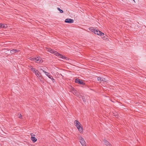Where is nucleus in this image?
<instances>
[{
    "label": "nucleus",
    "instance_id": "22",
    "mask_svg": "<svg viewBox=\"0 0 146 146\" xmlns=\"http://www.w3.org/2000/svg\"><path fill=\"white\" fill-rule=\"evenodd\" d=\"M82 99L84 102H86V99L84 96H82Z\"/></svg>",
    "mask_w": 146,
    "mask_h": 146
},
{
    "label": "nucleus",
    "instance_id": "27",
    "mask_svg": "<svg viewBox=\"0 0 146 146\" xmlns=\"http://www.w3.org/2000/svg\"><path fill=\"white\" fill-rule=\"evenodd\" d=\"M40 74H38V75L37 76H37L38 77V78L39 79H40V77H42L41 76V75H40Z\"/></svg>",
    "mask_w": 146,
    "mask_h": 146
},
{
    "label": "nucleus",
    "instance_id": "11",
    "mask_svg": "<svg viewBox=\"0 0 146 146\" xmlns=\"http://www.w3.org/2000/svg\"><path fill=\"white\" fill-rule=\"evenodd\" d=\"M78 131H79L81 133H82L83 132V129L82 127L81 126L80 127H78Z\"/></svg>",
    "mask_w": 146,
    "mask_h": 146
},
{
    "label": "nucleus",
    "instance_id": "6",
    "mask_svg": "<svg viewBox=\"0 0 146 146\" xmlns=\"http://www.w3.org/2000/svg\"><path fill=\"white\" fill-rule=\"evenodd\" d=\"M32 134H33L32 133L31 134V135L32 136L31 137V139L33 142L35 143L37 141V139L35 137L33 136H35V135H32Z\"/></svg>",
    "mask_w": 146,
    "mask_h": 146
},
{
    "label": "nucleus",
    "instance_id": "26",
    "mask_svg": "<svg viewBox=\"0 0 146 146\" xmlns=\"http://www.w3.org/2000/svg\"><path fill=\"white\" fill-rule=\"evenodd\" d=\"M58 56L60 58H62V54L59 53V54H58Z\"/></svg>",
    "mask_w": 146,
    "mask_h": 146
},
{
    "label": "nucleus",
    "instance_id": "32",
    "mask_svg": "<svg viewBox=\"0 0 146 146\" xmlns=\"http://www.w3.org/2000/svg\"><path fill=\"white\" fill-rule=\"evenodd\" d=\"M77 93V92L76 90H75V91H74V92H73V93L74 94V93L75 94H76Z\"/></svg>",
    "mask_w": 146,
    "mask_h": 146
},
{
    "label": "nucleus",
    "instance_id": "19",
    "mask_svg": "<svg viewBox=\"0 0 146 146\" xmlns=\"http://www.w3.org/2000/svg\"><path fill=\"white\" fill-rule=\"evenodd\" d=\"M29 68L32 71H33V70H35V68H33V67L31 66H29Z\"/></svg>",
    "mask_w": 146,
    "mask_h": 146
},
{
    "label": "nucleus",
    "instance_id": "17",
    "mask_svg": "<svg viewBox=\"0 0 146 146\" xmlns=\"http://www.w3.org/2000/svg\"><path fill=\"white\" fill-rule=\"evenodd\" d=\"M53 54H54L55 55L58 56L59 55L58 54L59 53L56 51H54Z\"/></svg>",
    "mask_w": 146,
    "mask_h": 146
},
{
    "label": "nucleus",
    "instance_id": "36",
    "mask_svg": "<svg viewBox=\"0 0 146 146\" xmlns=\"http://www.w3.org/2000/svg\"><path fill=\"white\" fill-rule=\"evenodd\" d=\"M134 1H135V0H133Z\"/></svg>",
    "mask_w": 146,
    "mask_h": 146
},
{
    "label": "nucleus",
    "instance_id": "2",
    "mask_svg": "<svg viewBox=\"0 0 146 146\" xmlns=\"http://www.w3.org/2000/svg\"><path fill=\"white\" fill-rule=\"evenodd\" d=\"M75 82L82 85H85V83H84L82 80H81L78 78H76L75 79Z\"/></svg>",
    "mask_w": 146,
    "mask_h": 146
},
{
    "label": "nucleus",
    "instance_id": "14",
    "mask_svg": "<svg viewBox=\"0 0 146 146\" xmlns=\"http://www.w3.org/2000/svg\"><path fill=\"white\" fill-rule=\"evenodd\" d=\"M61 58L65 60H68L69 59V58H68L66 57L65 56H63V55L62 56V58Z\"/></svg>",
    "mask_w": 146,
    "mask_h": 146
},
{
    "label": "nucleus",
    "instance_id": "3",
    "mask_svg": "<svg viewBox=\"0 0 146 146\" xmlns=\"http://www.w3.org/2000/svg\"><path fill=\"white\" fill-rule=\"evenodd\" d=\"M94 33L95 34H97L98 35H99L101 36H103L104 35L103 33L102 32L98 29L96 30Z\"/></svg>",
    "mask_w": 146,
    "mask_h": 146
},
{
    "label": "nucleus",
    "instance_id": "1",
    "mask_svg": "<svg viewBox=\"0 0 146 146\" xmlns=\"http://www.w3.org/2000/svg\"><path fill=\"white\" fill-rule=\"evenodd\" d=\"M40 70H42V72L44 73L45 74L50 78L52 80V81L53 83H54L55 82V80L53 78L52 76V75H50V73L48 72H46L44 70H43L42 68L40 69Z\"/></svg>",
    "mask_w": 146,
    "mask_h": 146
},
{
    "label": "nucleus",
    "instance_id": "15",
    "mask_svg": "<svg viewBox=\"0 0 146 146\" xmlns=\"http://www.w3.org/2000/svg\"><path fill=\"white\" fill-rule=\"evenodd\" d=\"M48 51L49 52H51V53H54V52L55 51H54V50H52L51 48H50V49H49Z\"/></svg>",
    "mask_w": 146,
    "mask_h": 146
},
{
    "label": "nucleus",
    "instance_id": "18",
    "mask_svg": "<svg viewBox=\"0 0 146 146\" xmlns=\"http://www.w3.org/2000/svg\"><path fill=\"white\" fill-rule=\"evenodd\" d=\"M57 9L60 11V12L61 13H63V11L61 9L57 7Z\"/></svg>",
    "mask_w": 146,
    "mask_h": 146
},
{
    "label": "nucleus",
    "instance_id": "23",
    "mask_svg": "<svg viewBox=\"0 0 146 146\" xmlns=\"http://www.w3.org/2000/svg\"><path fill=\"white\" fill-rule=\"evenodd\" d=\"M113 114H114V115L116 117L118 118L119 117V115L117 113L116 114H114V113H113Z\"/></svg>",
    "mask_w": 146,
    "mask_h": 146
},
{
    "label": "nucleus",
    "instance_id": "9",
    "mask_svg": "<svg viewBox=\"0 0 146 146\" xmlns=\"http://www.w3.org/2000/svg\"><path fill=\"white\" fill-rule=\"evenodd\" d=\"M19 50H18L13 49L10 51V53L11 54H13L15 52H19Z\"/></svg>",
    "mask_w": 146,
    "mask_h": 146
},
{
    "label": "nucleus",
    "instance_id": "12",
    "mask_svg": "<svg viewBox=\"0 0 146 146\" xmlns=\"http://www.w3.org/2000/svg\"><path fill=\"white\" fill-rule=\"evenodd\" d=\"M89 30L92 31L94 33L96 29H94V28L93 27H91L89 28Z\"/></svg>",
    "mask_w": 146,
    "mask_h": 146
},
{
    "label": "nucleus",
    "instance_id": "20",
    "mask_svg": "<svg viewBox=\"0 0 146 146\" xmlns=\"http://www.w3.org/2000/svg\"><path fill=\"white\" fill-rule=\"evenodd\" d=\"M39 80H40V82H44V79L42 77H40V79Z\"/></svg>",
    "mask_w": 146,
    "mask_h": 146
},
{
    "label": "nucleus",
    "instance_id": "8",
    "mask_svg": "<svg viewBox=\"0 0 146 146\" xmlns=\"http://www.w3.org/2000/svg\"><path fill=\"white\" fill-rule=\"evenodd\" d=\"M79 139L80 140V142L81 144L86 143L84 139L82 137H79Z\"/></svg>",
    "mask_w": 146,
    "mask_h": 146
},
{
    "label": "nucleus",
    "instance_id": "29",
    "mask_svg": "<svg viewBox=\"0 0 146 146\" xmlns=\"http://www.w3.org/2000/svg\"><path fill=\"white\" fill-rule=\"evenodd\" d=\"M103 39L104 40H106V39H108V38H107L106 36H104L103 37H102Z\"/></svg>",
    "mask_w": 146,
    "mask_h": 146
},
{
    "label": "nucleus",
    "instance_id": "25",
    "mask_svg": "<svg viewBox=\"0 0 146 146\" xmlns=\"http://www.w3.org/2000/svg\"><path fill=\"white\" fill-rule=\"evenodd\" d=\"M40 74V72H39L38 71V72H37L36 74H35V75H36V76H37L38 75V74Z\"/></svg>",
    "mask_w": 146,
    "mask_h": 146
},
{
    "label": "nucleus",
    "instance_id": "5",
    "mask_svg": "<svg viewBox=\"0 0 146 146\" xmlns=\"http://www.w3.org/2000/svg\"><path fill=\"white\" fill-rule=\"evenodd\" d=\"M66 23H73L74 22V21L73 19H71L67 18L65 19L64 21Z\"/></svg>",
    "mask_w": 146,
    "mask_h": 146
},
{
    "label": "nucleus",
    "instance_id": "21",
    "mask_svg": "<svg viewBox=\"0 0 146 146\" xmlns=\"http://www.w3.org/2000/svg\"><path fill=\"white\" fill-rule=\"evenodd\" d=\"M32 71L35 74L38 72V70H36L35 68V70H33Z\"/></svg>",
    "mask_w": 146,
    "mask_h": 146
},
{
    "label": "nucleus",
    "instance_id": "30",
    "mask_svg": "<svg viewBox=\"0 0 146 146\" xmlns=\"http://www.w3.org/2000/svg\"><path fill=\"white\" fill-rule=\"evenodd\" d=\"M19 118L20 119H21L22 118V115H21V114H20V115L19 116Z\"/></svg>",
    "mask_w": 146,
    "mask_h": 146
},
{
    "label": "nucleus",
    "instance_id": "16",
    "mask_svg": "<svg viewBox=\"0 0 146 146\" xmlns=\"http://www.w3.org/2000/svg\"><path fill=\"white\" fill-rule=\"evenodd\" d=\"M98 81H104L103 79L101 78L100 77H98Z\"/></svg>",
    "mask_w": 146,
    "mask_h": 146
},
{
    "label": "nucleus",
    "instance_id": "35",
    "mask_svg": "<svg viewBox=\"0 0 146 146\" xmlns=\"http://www.w3.org/2000/svg\"><path fill=\"white\" fill-rule=\"evenodd\" d=\"M103 79H104V80L105 79L104 78H103Z\"/></svg>",
    "mask_w": 146,
    "mask_h": 146
},
{
    "label": "nucleus",
    "instance_id": "34",
    "mask_svg": "<svg viewBox=\"0 0 146 146\" xmlns=\"http://www.w3.org/2000/svg\"><path fill=\"white\" fill-rule=\"evenodd\" d=\"M10 31H11V32H12V30L11 29V30L10 29Z\"/></svg>",
    "mask_w": 146,
    "mask_h": 146
},
{
    "label": "nucleus",
    "instance_id": "4",
    "mask_svg": "<svg viewBox=\"0 0 146 146\" xmlns=\"http://www.w3.org/2000/svg\"><path fill=\"white\" fill-rule=\"evenodd\" d=\"M74 123L76 127L77 128L81 126V124L78 120H75Z\"/></svg>",
    "mask_w": 146,
    "mask_h": 146
},
{
    "label": "nucleus",
    "instance_id": "33",
    "mask_svg": "<svg viewBox=\"0 0 146 146\" xmlns=\"http://www.w3.org/2000/svg\"><path fill=\"white\" fill-rule=\"evenodd\" d=\"M72 90H73L74 92V91L76 90H75V89L74 88H72Z\"/></svg>",
    "mask_w": 146,
    "mask_h": 146
},
{
    "label": "nucleus",
    "instance_id": "31",
    "mask_svg": "<svg viewBox=\"0 0 146 146\" xmlns=\"http://www.w3.org/2000/svg\"><path fill=\"white\" fill-rule=\"evenodd\" d=\"M13 42H12L11 41H10V44H14L13 43Z\"/></svg>",
    "mask_w": 146,
    "mask_h": 146
},
{
    "label": "nucleus",
    "instance_id": "13",
    "mask_svg": "<svg viewBox=\"0 0 146 146\" xmlns=\"http://www.w3.org/2000/svg\"><path fill=\"white\" fill-rule=\"evenodd\" d=\"M7 26L6 25H3L2 24H0V28H6V27H7Z\"/></svg>",
    "mask_w": 146,
    "mask_h": 146
},
{
    "label": "nucleus",
    "instance_id": "28",
    "mask_svg": "<svg viewBox=\"0 0 146 146\" xmlns=\"http://www.w3.org/2000/svg\"><path fill=\"white\" fill-rule=\"evenodd\" d=\"M82 146H86V143L82 144Z\"/></svg>",
    "mask_w": 146,
    "mask_h": 146
},
{
    "label": "nucleus",
    "instance_id": "7",
    "mask_svg": "<svg viewBox=\"0 0 146 146\" xmlns=\"http://www.w3.org/2000/svg\"><path fill=\"white\" fill-rule=\"evenodd\" d=\"M104 143V144L106 145V146H112V145L106 140H103Z\"/></svg>",
    "mask_w": 146,
    "mask_h": 146
},
{
    "label": "nucleus",
    "instance_id": "10",
    "mask_svg": "<svg viewBox=\"0 0 146 146\" xmlns=\"http://www.w3.org/2000/svg\"><path fill=\"white\" fill-rule=\"evenodd\" d=\"M34 60V61L37 63H40L41 61L39 59V58L38 57L35 58Z\"/></svg>",
    "mask_w": 146,
    "mask_h": 146
},
{
    "label": "nucleus",
    "instance_id": "24",
    "mask_svg": "<svg viewBox=\"0 0 146 146\" xmlns=\"http://www.w3.org/2000/svg\"><path fill=\"white\" fill-rule=\"evenodd\" d=\"M35 58H30V59L32 61H35L34 59Z\"/></svg>",
    "mask_w": 146,
    "mask_h": 146
}]
</instances>
